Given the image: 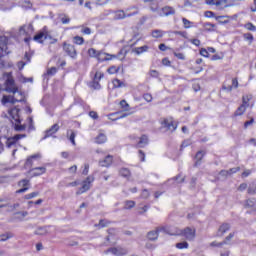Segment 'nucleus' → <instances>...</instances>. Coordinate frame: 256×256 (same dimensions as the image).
<instances>
[{
  "instance_id": "54",
  "label": "nucleus",
  "mask_w": 256,
  "mask_h": 256,
  "mask_svg": "<svg viewBox=\"0 0 256 256\" xmlns=\"http://www.w3.org/2000/svg\"><path fill=\"white\" fill-rule=\"evenodd\" d=\"M143 99H145L147 103H151L153 101V96L150 93H146L143 95Z\"/></svg>"
},
{
  "instance_id": "20",
  "label": "nucleus",
  "mask_w": 256,
  "mask_h": 256,
  "mask_svg": "<svg viewBox=\"0 0 256 256\" xmlns=\"http://www.w3.org/2000/svg\"><path fill=\"white\" fill-rule=\"evenodd\" d=\"M147 145H149V137L147 135H142L137 143V147L141 149L147 147Z\"/></svg>"
},
{
  "instance_id": "21",
  "label": "nucleus",
  "mask_w": 256,
  "mask_h": 256,
  "mask_svg": "<svg viewBox=\"0 0 256 256\" xmlns=\"http://www.w3.org/2000/svg\"><path fill=\"white\" fill-rule=\"evenodd\" d=\"M33 159H41V154H34L27 158L25 167H33Z\"/></svg>"
},
{
  "instance_id": "47",
  "label": "nucleus",
  "mask_w": 256,
  "mask_h": 256,
  "mask_svg": "<svg viewBox=\"0 0 256 256\" xmlns=\"http://www.w3.org/2000/svg\"><path fill=\"white\" fill-rule=\"evenodd\" d=\"M211 247H223V245H227L226 241H222V242H217V241H213L211 242Z\"/></svg>"
},
{
  "instance_id": "27",
  "label": "nucleus",
  "mask_w": 256,
  "mask_h": 256,
  "mask_svg": "<svg viewBox=\"0 0 256 256\" xmlns=\"http://www.w3.org/2000/svg\"><path fill=\"white\" fill-rule=\"evenodd\" d=\"M245 103H247V102L243 101V104L240 105V106L238 107V109L235 111L234 115H235L236 117H239V116L243 115V113H245V111H246V109H247V106L245 105Z\"/></svg>"
},
{
  "instance_id": "60",
  "label": "nucleus",
  "mask_w": 256,
  "mask_h": 256,
  "mask_svg": "<svg viewBox=\"0 0 256 256\" xmlns=\"http://www.w3.org/2000/svg\"><path fill=\"white\" fill-rule=\"evenodd\" d=\"M174 55L177 57V59H180L181 61H185V55L183 53L174 52Z\"/></svg>"
},
{
  "instance_id": "37",
  "label": "nucleus",
  "mask_w": 256,
  "mask_h": 256,
  "mask_svg": "<svg viewBox=\"0 0 256 256\" xmlns=\"http://www.w3.org/2000/svg\"><path fill=\"white\" fill-rule=\"evenodd\" d=\"M60 21L63 23V25H68V23H71V18L65 14H62L60 15Z\"/></svg>"
},
{
  "instance_id": "44",
  "label": "nucleus",
  "mask_w": 256,
  "mask_h": 256,
  "mask_svg": "<svg viewBox=\"0 0 256 256\" xmlns=\"http://www.w3.org/2000/svg\"><path fill=\"white\" fill-rule=\"evenodd\" d=\"M110 75H115V73H119V68L116 66H111L107 69Z\"/></svg>"
},
{
  "instance_id": "7",
  "label": "nucleus",
  "mask_w": 256,
  "mask_h": 256,
  "mask_svg": "<svg viewBox=\"0 0 256 256\" xmlns=\"http://www.w3.org/2000/svg\"><path fill=\"white\" fill-rule=\"evenodd\" d=\"M106 253H112V255H116V256H123V255H127V253H129V251H127V248L118 246V247H114V248H109L106 251Z\"/></svg>"
},
{
  "instance_id": "59",
  "label": "nucleus",
  "mask_w": 256,
  "mask_h": 256,
  "mask_svg": "<svg viewBox=\"0 0 256 256\" xmlns=\"http://www.w3.org/2000/svg\"><path fill=\"white\" fill-rule=\"evenodd\" d=\"M200 55H202V57H209V51H207L205 48H201Z\"/></svg>"
},
{
  "instance_id": "14",
  "label": "nucleus",
  "mask_w": 256,
  "mask_h": 256,
  "mask_svg": "<svg viewBox=\"0 0 256 256\" xmlns=\"http://www.w3.org/2000/svg\"><path fill=\"white\" fill-rule=\"evenodd\" d=\"M112 59H117V56L105 52H99L97 57V60L100 61V63H103V61H111Z\"/></svg>"
},
{
  "instance_id": "31",
  "label": "nucleus",
  "mask_w": 256,
  "mask_h": 256,
  "mask_svg": "<svg viewBox=\"0 0 256 256\" xmlns=\"http://www.w3.org/2000/svg\"><path fill=\"white\" fill-rule=\"evenodd\" d=\"M149 49V46L145 45L142 47H136L133 49V53H136V55H141V53L147 52Z\"/></svg>"
},
{
  "instance_id": "61",
  "label": "nucleus",
  "mask_w": 256,
  "mask_h": 256,
  "mask_svg": "<svg viewBox=\"0 0 256 256\" xmlns=\"http://www.w3.org/2000/svg\"><path fill=\"white\" fill-rule=\"evenodd\" d=\"M16 131H25V125L15 124Z\"/></svg>"
},
{
  "instance_id": "25",
  "label": "nucleus",
  "mask_w": 256,
  "mask_h": 256,
  "mask_svg": "<svg viewBox=\"0 0 256 256\" xmlns=\"http://www.w3.org/2000/svg\"><path fill=\"white\" fill-rule=\"evenodd\" d=\"M225 0H205L206 5H215L216 7H219V9H221V7H223V2Z\"/></svg>"
},
{
  "instance_id": "15",
  "label": "nucleus",
  "mask_w": 256,
  "mask_h": 256,
  "mask_svg": "<svg viewBox=\"0 0 256 256\" xmlns=\"http://www.w3.org/2000/svg\"><path fill=\"white\" fill-rule=\"evenodd\" d=\"M29 173L32 177H39V175H43L47 173V168L45 167H35L29 170Z\"/></svg>"
},
{
  "instance_id": "4",
  "label": "nucleus",
  "mask_w": 256,
  "mask_h": 256,
  "mask_svg": "<svg viewBox=\"0 0 256 256\" xmlns=\"http://www.w3.org/2000/svg\"><path fill=\"white\" fill-rule=\"evenodd\" d=\"M63 51L70 57L71 59H77V49H75V46L73 44H69L67 42L63 43Z\"/></svg>"
},
{
  "instance_id": "53",
  "label": "nucleus",
  "mask_w": 256,
  "mask_h": 256,
  "mask_svg": "<svg viewBox=\"0 0 256 256\" xmlns=\"http://www.w3.org/2000/svg\"><path fill=\"white\" fill-rule=\"evenodd\" d=\"M241 171V167H236V168H230L229 170H227L228 175H233L237 172Z\"/></svg>"
},
{
  "instance_id": "34",
  "label": "nucleus",
  "mask_w": 256,
  "mask_h": 256,
  "mask_svg": "<svg viewBox=\"0 0 256 256\" xmlns=\"http://www.w3.org/2000/svg\"><path fill=\"white\" fill-rule=\"evenodd\" d=\"M163 35H165V32L163 30L152 31V37H154V39H159V38L163 37Z\"/></svg>"
},
{
  "instance_id": "56",
  "label": "nucleus",
  "mask_w": 256,
  "mask_h": 256,
  "mask_svg": "<svg viewBox=\"0 0 256 256\" xmlns=\"http://www.w3.org/2000/svg\"><path fill=\"white\" fill-rule=\"evenodd\" d=\"M93 89H101V84H99V80H93L92 82Z\"/></svg>"
},
{
  "instance_id": "11",
  "label": "nucleus",
  "mask_w": 256,
  "mask_h": 256,
  "mask_svg": "<svg viewBox=\"0 0 256 256\" xmlns=\"http://www.w3.org/2000/svg\"><path fill=\"white\" fill-rule=\"evenodd\" d=\"M59 129H60L59 124L52 125L48 130L45 131V135L43 139H47L49 137H56L54 135L59 131Z\"/></svg>"
},
{
  "instance_id": "39",
  "label": "nucleus",
  "mask_w": 256,
  "mask_h": 256,
  "mask_svg": "<svg viewBox=\"0 0 256 256\" xmlns=\"http://www.w3.org/2000/svg\"><path fill=\"white\" fill-rule=\"evenodd\" d=\"M255 204H256V199L250 198V199L246 200L245 207H248V208L255 207Z\"/></svg>"
},
{
  "instance_id": "3",
  "label": "nucleus",
  "mask_w": 256,
  "mask_h": 256,
  "mask_svg": "<svg viewBox=\"0 0 256 256\" xmlns=\"http://www.w3.org/2000/svg\"><path fill=\"white\" fill-rule=\"evenodd\" d=\"M177 127H178V124L177 122L173 121V118H170V119L165 118L161 122V128L166 129V131H171L172 133L173 131H177Z\"/></svg>"
},
{
  "instance_id": "50",
  "label": "nucleus",
  "mask_w": 256,
  "mask_h": 256,
  "mask_svg": "<svg viewBox=\"0 0 256 256\" xmlns=\"http://www.w3.org/2000/svg\"><path fill=\"white\" fill-rule=\"evenodd\" d=\"M38 195H39V192H32L30 194H26L24 196V199H27V200L34 199V197H38Z\"/></svg>"
},
{
  "instance_id": "36",
  "label": "nucleus",
  "mask_w": 256,
  "mask_h": 256,
  "mask_svg": "<svg viewBox=\"0 0 256 256\" xmlns=\"http://www.w3.org/2000/svg\"><path fill=\"white\" fill-rule=\"evenodd\" d=\"M99 53H101V51H97L96 49L94 48H90L88 50V55L89 57H95L97 59V57H99Z\"/></svg>"
},
{
  "instance_id": "45",
  "label": "nucleus",
  "mask_w": 256,
  "mask_h": 256,
  "mask_svg": "<svg viewBox=\"0 0 256 256\" xmlns=\"http://www.w3.org/2000/svg\"><path fill=\"white\" fill-rule=\"evenodd\" d=\"M120 107L123 111H129V103L125 100L120 101Z\"/></svg>"
},
{
  "instance_id": "8",
  "label": "nucleus",
  "mask_w": 256,
  "mask_h": 256,
  "mask_svg": "<svg viewBox=\"0 0 256 256\" xmlns=\"http://www.w3.org/2000/svg\"><path fill=\"white\" fill-rule=\"evenodd\" d=\"M25 137H27V135L25 134H16L13 137L7 139L6 146L10 149V147L15 145L17 141H19L20 139H25Z\"/></svg>"
},
{
  "instance_id": "43",
  "label": "nucleus",
  "mask_w": 256,
  "mask_h": 256,
  "mask_svg": "<svg viewBox=\"0 0 256 256\" xmlns=\"http://www.w3.org/2000/svg\"><path fill=\"white\" fill-rule=\"evenodd\" d=\"M243 38L245 39V41H249V45H251V43H253V39H254L253 34L245 33L243 35Z\"/></svg>"
},
{
  "instance_id": "19",
  "label": "nucleus",
  "mask_w": 256,
  "mask_h": 256,
  "mask_svg": "<svg viewBox=\"0 0 256 256\" xmlns=\"http://www.w3.org/2000/svg\"><path fill=\"white\" fill-rule=\"evenodd\" d=\"M3 208H5L6 211L13 212V211H15V209H19V203H14V204H9V203L0 204V209H3Z\"/></svg>"
},
{
  "instance_id": "5",
  "label": "nucleus",
  "mask_w": 256,
  "mask_h": 256,
  "mask_svg": "<svg viewBox=\"0 0 256 256\" xmlns=\"http://www.w3.org/2000/svg\"><path fill=\"white\" fill-rule=\"evenodd\" d=\"M95 181L94 176H88L83 182L82 187L80 188V191L77 192V195H81V193H86V191H89L91 189V183Z\"/></svg>"
},
{
  "instance_id": "33",
  "label": "nucleus",
  "mask_w": 256,
  "mask_h": 256,
  "mask_svg": "<svg viewBox=\"0 0 256 256\" xmlns=\"http://www.w3.org/2000/svg\"><path fill=\"white\" fill-rule=\"evenodd\" d=\"M107 141V136L105 134H99L97 137H96V140L95 142L98 144V145H101L103 143H105Z\"/></svg>"
},
{
  "instance_id": "46",
  "label": "nucleus",
  "mask_w": 256,
  "mask_h": 256,
  "mask_svg": "<svg viewBox=\"0 0 256 256\" xmlns=\"http://www.w3.org/2000/svg\"><path fill=\"white\" fill-rule=\"evenodd\" d=\"M133 207H135V201L128 200L125 202L124 209H133Z\"/></svg>"
},
{
  "instance_id": "22",
  "label": "nucleus",
  "mask_w": 256,
  "mask_h": 256,
  "mask_svg": "<svg viewBox=\"0 0 256 256\" xmlns=\"http://www.w3.org/2000/svg\"><path fill=\"white\" fill-rule=\"evenodd\" d=\"M113 18L115 19V21H119L121 19H126L127 16H126V13L123 10H117V11H114Z\"/></svg>"
},
{
  "instance_id": "49",
  "label": "nucleus",
  "mask_w": 256,
  "mask_h": 256,
  "mask_svg": "<svg viewBox=\"0 0 256 256\" xmlns=\"http://www.w3.org/2000/svg\"><path fill=\"white\" fill-rule=\"evenodd\" d=\"M57 73V67H51L47 70L46 75H49L50 77H53Z\"/></svg>"
},
{
  "instance_id": "35",
  "label": "nucleus",
  "mask_w": 256,
  "mask_h": 256,
  "mask_svg": "<svg viewBox=\"0 0 256 256\" xmlns=\"http://www.w3.org/2000/svg\"><path fill=\"white\" fill-rule=\"evenodd\" d=\"M119 173H120L121 177H126V178L131 177V171L127 168L120 169Z\"/></svg>"
},
{
  "instance_id": "18",
  "label": "nucleus",
  "mask_w": 256,
  "mask_h": 256,
  "mask_svg": "<svg viewBox=\"0 0 256 256\" xmlns=\"http://www.w3.org/2000/svg\"><path fill=\"white\" fill-rule=\"evenodd\" d=\"M156 231H158V233H166L167 235H174L172 233H175V228H169V226H160L156 228Z\"/></svg>"
},
{
  "instance_id": "29",
  "label": "nucleus",
  "mask_w": 256,
  "mask_h": 256,
  "mask_svg": "<svg viewBox=\"0 0 256 256\" xmlns=\"http://www.w3.org/2000/svg\"><path fill=\"white\" fill-rule=\"evenodd\" d=\"M67 137H69V141L72 143V145L76 146L77 144L75 143V137H77V134L73 130H68L67 131Z\"/></svg>"
},
{
  "instance_id": "30",
  "label": "nucleus",
  "mask_w": 256,
  "mask_h": 256,
  "mask_svg": "<svg viewBox=\"0 0 256 256\" xmlns=\"http://www.w3.org/2000/svg\"><path fill=\"white\" fill-rule=\"evenodd\" d=\"M112 83H113L115 89H121L123 87H127V84H125V82H123L119 79H114L112 81Z\"/></svg>"
},
{
  "instance_id": "23",
  "label": "nucleus",
  "mask_w": 256,
  "mask_h": 256,
  "mask_svg": "<svg viewBox=\"0 0 256 256\" xmlns=\"http://www.w3.org/2000/svg\"><path fill=\"white\" fill-rule=\"evenodd\" d=\"M235 5H239L237 0H225L221 6V9H227V7H235Z\"/></svg>"
},
{
  "instance_id": "13",
  "label": "nucleus",
  "mask_w": 256,
  "mask_h": 256,
  "mask_svg": "<svg viewBox=\"0 0 256 256\" xmlns=\"http://www.w3.org/2000/svg\"><path fill=\"white\" fill-rule=\"evenodd\" d=\"M230 229H231V224H229V223H222L220 225V227L218 228L216 237H223V235L225 233H227V231H230Z\"/></svg>"
},
{
  "instance_id": "6",
  "label": "nucleus",
  "mask_w": 256,
  "mask_h": 256,
  "mask_svg": "<svg viewBox=\"0 0 256 256\" xmlns=\"http://www.w3.org/2000/svg\"><path fill=\"white\" fill-rule=\"evenodd\" d=\"M45 29H47V27H44L43 30L34 35L33 41H36V43H43V41H47V38H49V34L47 33V31H45Z\"/></svg>"
},
{
  "instance_id": "48",
  "label": "nucleus",
  "mask_w": 256,
  "mask_h": 256,
  "mask_svg": "<svg viewBox=\"0 0 256 256\" xmlns=\"http://www.w3.org/2000/svg\"><path fill=\"white\" fill-rule=\"evenodd\" d=\"M203 157H205V151L203 150L198 151L195 155V159H198L199 161H202Z\"/></svg>"
},
{
  "instance_id": "28",
  "label": "nucleus",
  "mask_w": 256,
  "mask_h": 256,
  "mask_svg": "<svg viewBox=\"0 0 256 256\" xmlns=\"http://www.w3.org/2000/svg\"><path fill=\"white\" fill-rule=\"evenodd\" d=\"M13 237H15V234H13L12 232H5L4 234L0 235V241H9V239H13Z\"/></svg>"
},
{
  "instance_id": "52",
  "label": "nucleus",
  "mask_w": 256,
  "mask_h": 256,
  "mask_svg": "<svg viewBox=\"0 0 256 256\" xmlns=\"http://www.w3.org/2000/svg\"><path fill=\"white\" fill-rule=\"evenodd\" d=\"M103 77H105V74L98 71V72L95 73L94 80L95 81H101V79H103Z\"/></svg>"
},
{
  "instance_id": "12",
  "label": "nucleus",
  "mask_w": 256,
  "mask_h": 256,
  "mask_svg": "<svg viewBox=\"0 0 256 256\" xmlns=\"http://www.w3.org/2000/svg\"><path fill=\"white\" fill-rule=\"evenodd\" d=\"M21 110L17 107H14L8 111L9 117L13 119L16 123H21V119L19 118V112Z\"/></svg>"
},
{
  "instance_id": "63",
  "label": "nucleus",
  "mask_w": 256,
  "mask_h": 256,
  "mask_svg": "<svg viewBox=\"0 0 256 256\" xmlns=\"http://www.w3.org/2000/svg\"><path fill=\"white\" fill-rule=\"evenodd\" d=\"M89 174V164L84 165V169L82 171V175H88Z\"/></svg>"
},
{
  "instance_id": "64",
  "label": "nucleus",
  "mask_w": 256,
  "mask_h": 256,
  "mask_svg": "<svg viewBox=\"0 0 256 256\" xmlns=\"http://www.w3.org/2000/svg\"><path fill=\"white\" fill-rule=\"evenodd\" d=\"M245 189H247V183H242L238 187V191H245Z\"/></svg>"
},
{
  "instance_id": "17",
  "label": "nucleus",
  "mask_w": 256,
  "mask_h": 256,
  "mask_svg": "<svg viewBox=\"0 0 256 256\" xmlns=\"http://www.w3.org/2000/svg\"><path fill=\"white\" fill-rule=\"evenodd\" d=\"M113 164V155H107L104 159L99 161L100 167H111Z\"/></svg>"
},
{
  "instance_id": "9",
  "label": "nucleus",
  "mask_w": 256,
  "mask_h": 256,
  "mask_svg": "<svg viewBox=\"0 0 256 256\" xmlns=\"http://www.w3.org/2000/svg\"><path fill=\"white\" fill-rule=\"evenodd\" d=\"M159 17H169V15H175V8L171 6H165L158 12Z\"/></svg>"
},
{
  "instance_id": "51",
  "label": "nucleus",
  "mask_w": 256,
  "mask_h": 256,
  "mask_svg": "<svg viewBox=\"0 0 256 256\" xmlns=\"http://www.w3.org/2000/svg\"><path fill=\"white\" fill-rule=\"evenodd\" d=\"M245 29H247L248 31H256V26L253 25V23L248 22L247 24H245Z\"/></svg>"
},
{
  "instance_id": "55",
  "label": "nucleus",
  "mask_w": 256,
  "mask_h": 256,
  "mask_svg": "<svg viewBox=\"0 0 256 256\" xmlns=\"http://www.w3.org/2000/svg\"><path fill=\"white\" fill-rule=\"evenodd\" d=\"M235 237V232H231L228 236L225 237L224 241L226 242V245H229V241Z\"/></svg>"
},
{
  "instance_id": "16",
  "label": "nucleus",
  "mask_w": 256,
  "mask_h": 256,
  "mask_svg": "<svg viewBox=\"0 0 256 256\" xmlns=\"http://www.w3.org/2000/svg\"><path fill=\"white\" fill-rule=\"evenodd\" d=\"M19 187H22L21 189L17 190L16 193H25L26 191H29V180L23 179L18 182Z\"/></svg>"
},
{
  "instance_id": "38",
  "label": "nucleus",
  "mask_w": 256,
  "mask_h": 256,
  "mask_svg": "<svg viewBox=\"0 0 256 256\" xmlns=\"http://www.w3.org/2000/svg\"><path fill=\"white\" fill-rule=\"evenodd\" d=\"M182 23L184 25V29H191V27H193V22L187 20V18H182Z\"/></svg>"
},
{
  "instance_id": "57",
  "label": "nucleus",
  "mask_w": 256,
  "mask_h": 256,
  "mask_svg": "<svg viewBox=\"0 0 256 256\" xmlns=\"http://www.w3.org/2000/svg\"><path fill=\"white\" fill-rule=\"evenodd\" d=\"M174 35H180L181 37H184V39H187V32L185 31H174Z\"/></svg>"
},
{
  "instance_id": "10",
  "label": "nucleus",
  "mask_w": 256,
  "mask_h": 256,
  "mask_svg": "<svg viewBox=\"0 0 256 256\" xmlns=\"http://www.w3.org/2000/svg\"><path fill=\"white\" fill-rule=\"evenodd\" d=\"M34 31L35 29L33 28V24H25L20 28V33L27 37H31Z\"/></svg>"
},
{
  "instance_id": "40",
  "label": "nucleus",
  "mask_w": 256,
  "mask_h": 256,
  "mask_svg": "<svg viewBox=\"0 0 256 256\" xmlns=\"http://www.w3.org/2000/svg\"><path fill=\"white\" fill-rule=\"evenodd\" d=\"M73 41L76 45H83L85 43V39L81 36H75Z\"/></svg>"
},
{
  "instance_id": "62",
  "label": "nucleus",
  "mask_w": 256,
  "mask_h": 256,
  "mask_svg": "<svg viewBox=\"0 0 256 256\" xmlns=\"http://www.w3.org/2000/svg\"><path fill=\"white\" fill-rule=\"evenodd\" d=\"M25 65H27V63H25L23 61H19L17 63V67H18L19 71H22V69H24Z\"/></svg>"
},
{
  "instance_id": "58",
  "label": "nucleus",
  "mask_w": 256,
  "mask_h": 256,
  "mask_svg": "<svg viewBox=\"0 0 256 256\" xmlns=\"http://www.w3.org/2000/svg\"><path fill=\"white\" fill-rule=\"evenodd\" d=\"M81 33H83L84 35H91V28L83 27Z\"/></svg>"
},
{
  "instance_id": "26",
  "label": "nucleus",
  "mask_w": 256,
  "mask_h": 256,
  "mask_svg": "<svg viewBox=\"0 0 256 256\" xmlns=\"http://www.w3.org/2000/svg\"><path fill=\"white\" fill-rule=\"evenodd\" d=\"M147 237L149 241H157V239H159V232L157 230H152L148 232Z\"/></svg>"
},
{
  "instance_id": "41",
  "label": "nucleus",
  "mask_w": 256,
  "mask_h": 256,
  "mask_svg": "<svg viewBox=\"0 0 256 256\" xmlns=\"http://www.w3.org/2000/svg\"><path fill=\"white\" fill-rule=\"evenodd\" d=\"M176 248L177 249H189V243H187V241L177 243Z\"/></svg>"
},
{
  "instance_id": "2",
  "label": "nucleus",
  "mask_w": 256,
  "mask_h": 256,
  "mask_svg": "<svg viewBox=\"0 0 256 256\" xmlns=\"http://www.w3.org/2000/svg\"><path fill=\"white\" fill-rule=\"evenodd\" d=\"M7 36H0V69H3L5 67V62L1 60V57H5V55H8L9 52L7 51V43H8Z\"/></svg>"
},
{
  "instance_id": "1",
  "label": "nucleus",
  "mask_w": 256,
  "mask_h": 256,
  "mask_svg": "<svg viewBox=\"0 0 256 256\" xmlns=\"http://www.w3.org/2000/svg\"><path fill=\"white\" fill-rule=\"evenodd\" d=\"M197 230L195 228L186 227L184 229L175 228L172 235H178L180 237H185L187 241H195Z\"/></svg>"
},
{
  "instance_id": "24",
  "label": "nucleus",
  "mask_w": 256,
  "mask_h": 256,
  "mask_svg": "<svg viewBox=\"0 0 256 256\" xmlns=\"http://www.w3.org/2000/svg\"><path fill=\"white\" fill-rule=\"evenodd\" d=\"M27 215H29V212L27 211L16 212L14 213V219H17L18 221H23L25 217H27Z\"/></svg>"
},
{
  "instance_id": "32",
  "label": "nucleus",
  "mask_w": 256,
  "mask_h": 256,
  "mask_svg": "<svg viewBox=\"0 0 256 256\" xmlns=\"http://www.w3.org/2000/svg\"><path fill=\"white\" fill-rule=\"evenodd\" d=\"M203 27H204L205 31L213 32V31H215L217 26L215 24L205 22V23H203Z\"/></svg>"
},
{
  "instance_id": "42",
  "label": "nucleus",
  "mask_w": 256,
  "mask_h": 256,
  "mask_svg": "<svg viewBox=\"0 0 256 256\" xmlns=\"http://www.w3.org/2000/svg\"><path fill=\"white\" fill-rule=\"evenodd\" d=\"M255 193H256V184L252 183L248 187V194L249 195H255Z\"/></svg>"
}]
</instances>
